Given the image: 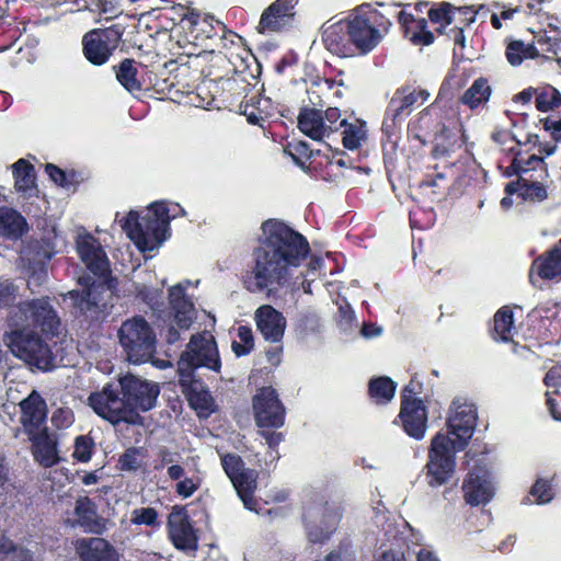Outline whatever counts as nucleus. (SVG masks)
<instances>
[{"label": "nucleus", "mask_w": 561, "mask_h": 561, "mask_svg": "<svg viewBox=\"0 0 561 561\" xmlns=\"http://www.w3.org/2000/svg\"><path fill=\"white\" fill-rule=\"evenodd\" d=\"M417 129L416 138L425 144L430 139H435L445 130V125L442 122L436 108L431 105L420 112L419 117L414 124Z\"/></svg>", "instance_id": "72a5a7b5"}, {"label": "nucleus", "mask_w": 561, "mask_h": 561, "mask_svg": "<svg viewBox=\"0 0 561 561\" xmlns=\"http://www.w3.org/2000/svg\"><path fill=\"white\" fill-rule=\"evenodd\" d=\"M514 313L510 306L501 307L493 317L490 335L495 342H511L513 340Z\"/></svg>", "instance_id": "c9c22d12"}, {"label": "nucleus", "mask_w": 561, "mask_h": 561, "mask_svg": "<svg viewBox=\"0 0 561 561\" xmlns=\"http://www.w3.org/2000/svg\"><path fill=\"white\" fill-rule=\"evenodd\" d=\"M77 252L87 268L95 276L103 278L100 287L115 288L116 278L111 276L110 261L98 240L90 233L79 237Z\"/></svg>", "instance_id": "2eb2a0df"}, {"label": "nucleus", "mask_w": 561, "mask_h": 561, "mask_svg": "<svg viewBox=\"0 0 561 561\" xmlns=\"http://www.w3.org/2000/svg\"><path fill=\"white\" fill-rule=\"evenodd\" d=\"M298 0H275L261 14L259 33H279L288 28L295 19Z\"/></svg>", "instance_id": "6ab92c4d"}, {"label": "nucleus", "mask_w": 561, "mask_h": 561, "mask_svg": "<svg viewBox=\"0 0 561 561\" xmlns=\"http://www.w3.org/2000/svg\"><path fill=\"white\" fill-rule=\"evenodd\" d=\"M327 127L328 135L337 131L342 126H339L341 119V111L337 107H328L324 113L322 112Z\"/></svg>", "instance_id": "69168bd1"}, {"label": "nucleus", "mask_w": 561, "mask_h": 561, "mask_svg": "<svg viewBox=\"0 0 561 561\" xmlns=\"http://www.w3.org/2000/svg\"><path fill=\"white\" fill-rule=\"evenodd\" d=\"M430 96V93L424 89H414L410 85H403L396 90L393 96L390 99L392 105H398L399 108L407 111L410 115L416 104H423Z\"/></svg>", "instance_id": "a19ab883"}, {"label": "nucleus", "mask_w": 561, "mask_h": 561, "mask_svg": "<svg viewBox=\"0 0 561 561\" xmlns=\"http://www.w3.org/2000/svg\"><path fill=\"white\" fill-rule=\"evenodd\" d=\"M162 295L161 289L151 288L144 284H136L135 286V296L137 299H140L142 302L148 305L150 308L154 309L160 305V298Z\"/></svg>", "instance_id": "4d7b16f0"}, {"label": "nucleus", "mask_w": 561, "mask_h": 561, "mask_svg": "<svg viewBox=\"0 0 561 561\" xmlns=\"http://www.w3.org/2000/svg\"><path fill=\"white\" fill-rule=\"evenodd\" d=\"M152 204H160V205H162V207H164L168 210L167 217L162 216V219L164 220V224H167L168 227H169L171 220H173L180 216H183L185 214L184 208L178 203H171V202H167V201H158V202H153Z\"/></svg>", "instance_id": "338daca9"}, {"label": "nucleus", "mask_w": 561, "mask_h": 561, "mask_svg": "<svg viewBox=\"0 0 561 561\" xmlns=\"http://www.w3.org/2000/svg\"><path fill=\"white\" fill-rule=\"evenodd\" d=\"M75 514L77 524L84 533L98 536L105 533L107 520L98 514L96 504L89 496H82L76 501Z\"/></svg>", "instance_id": "cd10ccee"}, {"label": "nucleus", "mask_w": 561, "mask_h": 561, "mask_svg": "<svg viewBox=\"0 0 561 561\" xmlns=\"http://www.w3.org/2000/svg\"><path fill=\"white\" fill-rule=\"evenodd\" d=\"M96 288L98 286L92 283L82 291L72 290L69 293L73 301L76 317L81 322H85L88 329L100 323L103 319V310L95 297Z\"/></svg>", "instance_id": "b1692460"}, {"label": "nucleus", "mask_w": 561, "mask_h": 561, "mask_svg": "<svg viewBox=\"0 0 561 561\" xmlns=\"http://www.w3.org/2000/svg\"><path fill=\"white\" fill-rule=\"evenodd\" d=\"M240 342L233 341L231 348L237 357L245 356L254 348V336L252 329L248 325H240L237 330Z\"/></svg>", "instance_id": "5fc2aeb1"}, {"label": "nucleus", "mask_w": 561, "mask_h": 561, "mask_svg": "<svg viewBox=\"0 0 561 561\" xmlns=\"http://www.w3.org/2000/svg\"><path fill=\"white\" fill-rule=\"evenodd\" d=\"M130 520L134 525L159 526L158 512L153 507L134 510Z\"/></svg>", "instance_id": "bf43d9fd"}, {"label": "nucleus", "mask_w": 561, "mask_h": 561, "mask_svg": "<svg viewBox=\"0 0 561 561\" xmlns=\"http://www.w3.org/2000/svg\"><path fill=\"white\" fill-rule=\"evenodd\" d=\"M9 347L18 358L42 371H50L56 367V356L51 347L33 331H12Z\"/></svg>", "instance_id": "1a4fd4ad"}, {"label": "nucleus", "mask_w": 561, "mask_h": 561, "mask_svg": "<svg viewBox=\"0 0 561 561\" xmlns=\"http://www.w3.org/2000/svg\"><path fill=\"white\" fill-rule=\"evenodd\" d=\"M542 179L530 174L529 181L517 185L518 191L515 194L524 202L541 203L546 201L548 198V191L547 186L541 182Z\"/></svg>", "instance_id": "37998d69"}, {"label": "nucleus", "mask_w": 561, "mask_h": 561, "mask_svg": "<svg viewBox=\"0 0 561 561\" xmlns=\"http://www.w3.org/2000/svg\"><path fill=\"white\" fill-rule=\"evenodd\" d=\"M455 7L449 2H442L436 8H431L428 10V19L432 23L440 24V27L437 30L439 33H443L444 28L450 25L455 21Z\"/></svg>", "instance_id": "603ef678"}, {"label": "nucleus", "mask_w": 561, "mask_h": 561, "mask_svg": "<svg viewBox=\"0 0 561 561\" xmlns=\"http://www.w3.org/2000/svg\"><path fill=\"white\" fill-rule=\"evenodd\" d=\"M530 494L537 500V503L545 504L553 499L552 486L549 481L538 479L530 489Z\"/></svg>", "instance_id": "052dcab7"}, {"label": "nucleus", "mask_w": 561, "mask_h": 561, "mask_svg": "<svg viewBox=\"0 0 561 561\" xmlns=\"http://www.w3.org/2000/svg\"><path fill=\"white\" fill-rule=\"evenodd\" d=\"M252 409L259 428H279L285 423V407L272 386L257 389L252 398Z\"/></svg>", "instance_id": "f8f14e48"}, {"label": "nucleus", "mask_w": 561, "mask_h": 561, "mask_svg": "<svg viewBox=\"0 0 561 561\" xmlns=\"http://www.w3.org/2000/svg\"><path fill=\"white\" fill-rule=\"evenodd\" d=\"M456 449L448 435L438 432L432 439L424 467L425 479L431 488L447 485L456 472Z\"/></svg>", "instance_id": "0eeeda50"}, {"label": "nucleus", "mask_w": 561, "mask_h": 561, "mask_svg": "<svg viewBox=\"0 0 561 561\" xmlns=\"http://www.w3.org/2000/svg\"><path fill=\"white\" fill-rule=\"evenodd\" d=\"M316 151L311 150L306 141H289L284 147V153L289 156L295 164L306 171L309 161Z\"/></svg>", "instance_id": "8fccbe9b"}, {"label": "nucleus", "mask_w": 561, "mask_h": 561, "mask_svg": "<svg viewBox=\"0 0 561 561\" xmlns=\"http://www.w3.org/2000/svg\"><path fill=\"white\" fill-rule=\"evenodd\" d=\"M357 56L371 53L388 34L392 23L377 9L365 3L346 15Z\"/></svg>", "instance_id": "7ed1b4c3"}, {"label": "nucleus", "mask_w": 561, "mask_h": 561, "mask_svg": "<svg viewBox=\"0 0 561 561\" xmlns=\"http://www.w3.org/2000/svg\"><path fill=\"white\" fill-rule=\"evenodd\" d=\"M540 123L542 124L543 129L550 133L554 142H561V118L553 119L551 117H546L540 119Z\"/></svg>", "instance_id": "774afa93"}, {"label": "nucleus", "mask_w": 561, "mask_h": 561, "mask_svg": "<svg viewBox=\"0 0 561 561\" xmlns=\"http://www.w3.org/2000/svg\"><path fill=\"white\" fill-rule=\"evenodd\" d=\"M341 513L331 508L328 503L311 504L302 514L307 538L311 543H323L336 530Z\"/></svg>", "instance_id": "9b49d317"}, {"label": "nucleus", "mask_w": 561, "mask_h": 561, "mask_svg": "<svg viewBox=\"0 0 561 561\" xmlns=\"http://www.w3.org/2000/svg\"><path fill=\"white\" fill-rule=\"evenodd\" d=\"M477 411L472 404H458L447 417V434L454 440L456 449H465L477 426Z\"/></svg>", "instance_id": "dca6fc26"}, {"label": "nucleus", "mask_w": 561, "mask_h": 561, "mask_svg": "<svg viewBox=\"0 0 561 561\" xmlns=\"http://www.w3.org/2000/svg\"><path fill=\"white\" fill-rule=\"evenodd\" d=\"M169 304L178 328L188 330L195 319V306L181 284L169 289Z\"/></svg>", "instance_id": "c85d7f7f"}, {"label": "nucleus", "mask_w": 561, "mask_h": 561, "mask_svg": "<svg viewBox=\"0 0 561 561\" xmlns=\"http://www.w3.org/2000/svg\"><path fill=\"white\" fill-rule=\"evenodd\" d=\"M492 95V87L484 77L477 78L463 92L460 102L471 111L484 106Z\"/></svg>", "instance_id": "f704fd0d"}, {"label": "nucleus", "mask_w": 561, "mask_h": 561, "mask_svg": "<svg viewBox=\"0 0 561 561\" xmlns=\"http://www.w3.org/2000/svg\"><path fill=\"white\" fill-rule=\"evenodd\" d=\"M339 126L343 127V146L348 150L357 149L366 137L365 122L356 119L355 123H348L346 118H343Z\"/></svg>", "instance_id": "a18cd8bd"}, {"label": "nucleus", "mask_w": 561, "mask_h": 561, "mask_svg": "<svg viewBox=\"0 0 561 561\" xmlns=\"http://www.w3.org/2000/svg\"><path fill=\"white\" fill-rule=\"evenodd\" d=\"M240 110L241 114L247 117L248 123L252 125L262 126L263 122L266 118V114L254 104L241 103Z\"/></svg>", "instance_id": "e2e57ef3"}, {"label": "nucleus", "mask_w": 561, "mask_h": 561, "mask_svg": "<svg viewBox=\"0 0 561 561\" xmlns=\"http://www.w3.org/2000/svg\"><path fill=\"white\" fill-rule=\"evenodd\" d=\"M408 116L407 111L399 108L398 105H392V101L390 100L383 115L381 131L387 135V137H392L399 131Z\"/></svg>", "instance_id": "de8ad7c7"}, {"label": "nucleus", "mask_w": 561, "mask_h": 561, "mask_svg": "<svg viewBox=\"0 0 561 561\" xmlns=\"http://www.w3.org/2000/svg\"><path fill=\"white\" fill-rule=\"evenodd\" d=\"M159 393L157 385L127 374L118 379L117 386L106 383L101 391L92 392L88 401L99 416L113 425H136L142 421L138 410L147 412L154 408Z\"/></svg>", "instance_id": "f03ea898"}, {"label": "nucleus", "mask_w": 561, "mask_h": 561, "mask_svg": "<svg viewBox=\"0 0 561 561\" xmlns=\"http://www.w3.org/2000/svg\"><path fill=\"white\" fill-rule=\"evenodd\" d=\"M321 39L324 48L332 55L340 58L357 56L346 16L330 25H323Z\"/></svg>", "instance_id": "a211bd4d"}, {"label": "nucleus", "mask_w": 561, "mask_h": 561, "mask_svg": "<svg viewBox=\"0 0 561 561\" xmlns=\"http://www.w3.org/2000/svg\"><path fill=\"white\" fill-rule=\"evenodd\" d=\"M125 32L126 25L118 22L88 31L81 41L84 58L96 67L107 64L116 50L124 45Z\"/></svg>", "instance_id": "6e6552de"}, {"label": "nucleus", "mask_w": 561, "mask_h": 561, "mask_svg": "<svg viewBox=\"0 0 561 561\" xmlns=\"http://www.w3.org/2000/svg\"><path fill=\"white\" fill-rule=\"evenodd\" d=\"M299 130L313 140H321L329 136L322 110L302 106L298 115Z\"/></svg>", "instance_id": "473e14b6"}, {"label": "nucleus", "mask_w": 561, "mask_h": 561, "mask_svg": "<svg viewBox=\"0 0 561 561\" xmlns=\"http://www.w3.org/2000/svg\"><path fill=\"white\" fill-rule=\"evenodd\" d=\"M507 61L512 66H519L525 59H535L539 51L534 44H525L523 41H512L505 50Z\"/></svg>", "instance_id": "49530a36"}, {"label": "nucleus", "mask_w": 561, "mask_h": 561, "mask_svg": "<svg viewBox=\"0 0 561 561\" xmlns=\"http://www.w3.org/2000/svg\"><path fill=\"white\" fill-rule=\"evenodd\" d=\"M14 187L18 192L26 193L36 188V173L34 165L21 158L12 165Z\"/></svg>", "instance_id": "79ce46f5"}, {"label": "nucleus", "mask_w": 561, "mask_h": 561, "mask_svg": "<svg viewBox=\"0 0 561 561\" xmlns=\"http://www.w3.org/2000/svg\"><path fill=\"white\" fill-rule=\"evenodd\" d=\"M146 451L141 447H128L118 457L117 468L121 471L137 472L144 465Z\"/></svg>", "instance_id": "09e8293b"}, {"label": "nucleus", "mask_w": 561, "mask_h": 561, "mask_svg": "<svg viewBox=\"0 0 561 561\" xmlns=\"http://www.w3.org/2000/svg\"><path fill=\"white\" fill-rule=\"evenodd\" d=\"M535 172H539L537 178L547 176V163L543 157L531 153L527 156V159L523 162L518 158H512L510 165L502 171V175L505 178L517 176L516 180L505 184V191L508 194H515L518 191L517 185L523 182L529 181V175Z\"/></svg>", "instance_id": "412c9836"}, {"label": "nucleus", "mask_w": 561, "mask_h": 561, "mask_svg": "<svg viewBox=\"0 0 561 561\" xmlns=\"http://www.w3.org/2000/svg\"><path fill=\"white\" fill-rule=\"evenodd\" d=\"M89 9L105 21L118 18L124 11L119 0H90Z\"/></svg>", "instance_id": "3c124183"}, {"label": "nucleus", "mask_w": 561, "mask_h": 561, "mask_svg": "<svg viewBox=\"0 0 561 561\" xmlns=\"http://www.w3.org/2000/svg\"><path fill=\"white\" fill-rule=\"evenodd\" d=\"M27 230L26 219L13 208L0 209V234L9 238H20Z\"/></svg>", "instance_id": "58836bf2"}, {"label": "nucleus", "mask_w": 561, "mask_h": 561, "mask_svg": "<svg viewBox=\"0 0 561 561\" xmlns=\"http://www.w3.org/2000/svg\"><path fill=\"white\" fill-rule=\"evenodd\" d=\"M465 502L470 506L488 504L494 496L489 472L483 469L470 470L462 482Z\"/></svg>", "instance_id": "4be33fe9"}, {"label": "nucleus", "mask_w": 561, "mask_h": 561, "mask_svg": "<svg viewBox=\"0 0 561 561\" xmlns=\"http://www.w3.org/2000/svg\"><path fill=\"white\" fill-rule=\"evenodd\" d=\"M117 335L127 360L134 365L147 363L156 354V333L141 316L125 320Z\"/></svg>", "instance_id": "39448f33"}, {"label": "nucleus", "mask_w": 561, "mask_h": 561, "mask_svg": "<svg viewBox=\"0 0 561 561\" xmlns=\"http://www.w3.org/2000/svg\"><path fill=\"white\" fill-rule=\"evenodd\" d=\"M536 274L542 280L561 276V239L552 249L538 255L529 268V279Z\"/></svg>", "instance_id": "7c9ffc66"}, {"label": "nucleus", "mask_w": 561, "mask_h": 561, "mask_svg": "<svg viewBox=\"0 0 561 561\" xmlns=\"http://www.w3.org/2000/svg\"><path fill=\"white\" fill-rule=\"evenodd\" d=\"M18 308L25 321L44 335L54 337L59 334L60 319L48 296L21 301Z\"/></svg>", "instance_id": "4468645a"}, {"label": "nucleus", "mask_w": 561, "mask_h": 561, "mask_svg": "<svg viewBox=\"0 0 561 561\" xmlns=\"http://www.w3.org/2000/svg\"><path fill=\"white\" fill-rule=\"evenodd\" d=\"M138 62L133 58H124L117 65L112 67L116 80L128 92H136L142 89L138 78Z\"/></svg>", "instance_id": "e433bc0d"}, {"label": "nucleus", "mask_w": 561, "mask_h": 561, "mask_svg": "<svg viewBox=\"0 0 561 561\" xmlns=\"http://www.w3.org/2000/svg\"><path fill=\"white\" fill-rule=\"evenodd\" d=\"M72 458L79 462H88L91 460L95 443L88 435H79L75 439Z\"/></svg>", "instance_id": "6e6d98bb"}, {"label": "nucleus", "mask_w": 561, "mask_h": 561, "mask_svg": "<svg viewBox=\"0 0 561 561\" xmlns=\"http://www.w3.org/2000/svg\"><path fill=\"white\" fill-rule=\"evenodd\" d=\"M261 230L253 251L254 265L244 286L251 293L266 291L271 296L289 282L291 270L307 259L310 245L305 236L278 219L265 220Z\"/></svg>", "instance_id": "f257e3e1"}, {"label": "nucleus", "mask_w": 561, "mask_h": 561, "mask_svg": "<svg viewBox=\"0 0 561 561\" xmlns=\"http://www.w3.org/2000/svg\"><path fill=\"white\" fill-rule=\"evenodd\" d=\"M197 368H207L215 373L221 370V359L215 337L207 331L191 336L186 350L178 360V374L195 376Z\"/></svg>", "instance_id": "423d86ee"}, {"label": "nucleus", "mask_w": 561, "mask_h": 561, "mask_svg": "<svg viewBox=\"0 0 561 561\" xmlns=\"http://www.w3.org/2000/svg\"><path fill=\"white\" fill-rule=\"evenodd\" d=\"M220 462L244 507L256 512L257 500L254 497V493L257 489L259 472L254 469H247L241 456L234 453L221 455Z\"/></svg>", "instance_id": "9d476101"}, {"label": "nucleus", "mask_w": 561, "mask_h": 561, "mask_svg": "<svg viewBox=\"0 0 561 561\" xmlns=\"http://www.w3.org/2000/svg\"><path fill=\"white\" fill-rule=\"evenodd\" d=\"M16 296L18 288L12 282H0V308H9L13 306Z\"/></svg>", "instance_id": "680f3d73"}, {"label": "nucleus", "mask_w": 561, "mask_h": 561, "mask_svg": "<svg viewBox=\"0 0 561 561\" xmlns=\"http://www.w3.org/2000/svg\"><path fill=\"white\" fill-rule=\"evenodd\" d=\"M168 535L173 546L181 551L196 550L197 536L190 522L185 506L174 505L168 516Z\"/></svg>", "instance_id": "f3484780"}, {"label": "nucleus", "mask_w": 561, "mask_h": 561, "mask_svg": "<svg viewBox=\"0 0 561 561\" xmlns=\"http://www.w3.org/2000/svg\"><path fill=\"white\" fill-rule=\"evenodd\" d=\"M398 23L403 36L414 45L428 46L434 43V34L427 30V21L424 18L416 19L405 11L398 13Z\"/></svg>", "instance_id": "2f4dec72"}, {"label": "nucleus", "mask_w": 561, "mask_h": 561, "mask_svg": "<svg viewBox=\"0 0 561 561\" xmlns=\"http://www.w3.org/2000/svg\"><path fill=\"white\" fill-rule=\"evenodd\" d=\"M45 171L49 179L60 187H69L73 183V179L76 176V172L71 171L67 173L59 167L53 163H47L45 165Z\"/></svg>", "instance_id": "13d9d810"}, {"label": "nucleus", "mask_w": 561, "mask_h": 561, "mask_svg": "<svg viewBox=\"0 0 561 561\" xmlns=\"http://www.w3.org/2000/svg\"><path fill=\"white\" fill-rule=\"evenodd\" d=\"M298 327L305 332H319L320 319L313 311H307L299 316Z\"/></svg>", "instance_id": "0e129e2a"}, {"label": "nucleus", "mask_w": 561, "mask_h": 561, "mask_svg": "<svg viewBox=\"0 0 561 561\" xmlns=\"http://www.w3.org/2000/svg\"><path fill=\"white\" fill-rule=\"evenodd\" d=\"M167 211L162 205L151 203L144 215L130 210L122 220V228L140 251H151L167 239L169 227L162 219Z\"/></svg>", "instance_id": "20e7f679"}, {"label": "nucleus", "mask_w": 561, "mask_h": 561, "mask_svg": "<svg viewBox=\"0 0 561 561\" xmlns=\"http://www.w3.org/2000/svg\"><path fill=\"white\" fill-rule=\"evenodd\" d=\"M413 393L411 381L401 391V407L398 419L407 435L421 440L427 430V410L422 399L412 398Z\"/></svg>", "instance_id": "ddd939ff"}, {"label": "nucleus", "mask_w": 561, "mask_h": 561, "mask_svg": "<svg viewBox=\"0 0 561 561\" xmlns=\"http://www.w3.org/2000/svg\"><path fill=\"white\" fill-rule=\"evenodd\" d=\"M182 28L186 30L193 38L195 45L204 44L206 39L216 36L222 37L226 32V25L216 20L213 15L202 14L194 10L184 14L181 19Z\"/></svg>", "instance_id": "aec40b11"}, {"label": "nucleus", "mask_w": 561, "mask_h": 561, "mask_svg": "<svg viewBox=\"0 0 561 561\" xmlns=\"http://www.w3.org/2000/svg\"><path fill=\"white\" fill-rule=\"evenodd\" d=\"M76 550L81 561H119L116 548L102 537L77 540Z\"/></svg>", "instance_id": "bb28decb"}, {"label": "nucleus", "mask_w": 561, "mask_h": 561, "mask_svg": "<svg viewBox=\"0 0 561 561\" xmlns=\"http://www.w3.org/2000/svg\"><path fill=\"white\" fill-rule=\"evenodd\" d=\"M27 437L32 442L33 457L42 467L50 468L60 461L57 442L50 436L47 427Z\"/></svg>", "instance_id": "c756f323"}, {"label": "nucleus", "mask_w": 561, "mask_h": 561, "mask_svg": "<svg viewBox=\"0 0 561 561\" xmlns=\"http://www.w3.org/2000/svg\"><path fill=\"white\" fill-rule=\"evenodd\" d=\"M450 181L443 172L426 173L419 187L431 195L432 201H440L447 195Z\"/></svg>", "instance_id": "c03bdc74"}, {"label": "nucleus", "mask_w": 561, "mask_h": 561, "mask_svg": "<svg viewBox=\"0 0 561 561\" xmlns=\"http://www.w3.org/2000/svg\"><path fill=\"white\" fill-rule=\"evenodd\" d=\"M179 385L188 405L195 410L199 416H208L215 411L211 394L195 376L185 377L184 375H179Z\"/></svg>", "instance_id": "393cba45"}, {"label": "nucleus", "mask_w": 561, "mask_h": 561, "mask_svg": "<svg viewBox=\"0 0 561 561\" xmlns=\"http://www.w3.org/2000/svg\"><path fill=\"white\" fill-rule=\"evenodd\" d=\"M21 424L26 435L42 431L47 417V405L42 396L33 390L20 402Z\"/></svg>", "instance_id": "a878e982"}, {"label": "nucleus", "mask_w": 561, "mask_h": 561, "mask_svg": "<svg viewBox=\"0 0 561 561\" xmlns=\"http://www.w3.org/2000/svg\"><path fill=\"white\" fill-rule=\"evenodd\" d=\"M397 390V383L388 376L373 377L368 381V396L370 400L379 405L389 403Z\"/></svg>", "instance_id": "ea45409f"}, {"label": "nucleus", "mask_w": 561, "mask_h": 561, "mask_svg": "<svg viewBox=\"0 0 561 561\" xmlns=\"http://www.w3.org/2000/svg\"><path fill=\"white\" fill-rule=\"evenodd\" d=\"M536 108L539 112H549L561 105V93L553 87L543 88L536 96Z\"/></svg>", "instance_id": "864d4df0"}, {"label": "nucleus", "mask_w": 561, "mask_h": 561, "mask_svg": "<svg viewBox=\"0 0 561 561\" xmlns=\"http://www.w3.org/2000/svg\"><path fill=\"white\" fill-rule=\"evenodd\" d=\"M317 180L335 182L342 174L334 171L333 158L317 150L305 171Z\"/></svg>", "instance_id": "4c0bfd02"}, {"label": "nucleus", "mask_w": 561, "mask_h": 561, "mask_svg": "<svg viewBox=\"0 0 561 561\" xmlns=\"http://www.w3.org/2000/svg\"><path fill=\"white\" fill-rule=\"evenodd\" d=\"M254 321L265 341L271 343L283 341L287 321L284 314L273 306H260L254 312Z\"/></svg>", "instance_id": "5701e85b"}]
</instances>
